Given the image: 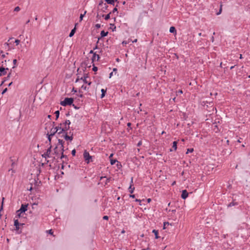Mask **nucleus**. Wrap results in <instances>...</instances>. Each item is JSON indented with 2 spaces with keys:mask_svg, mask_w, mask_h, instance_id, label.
Masks as SVG:
<instances>
[{
  "mask_svg": "<svg viewBox=\"0 0 250 250\" xmlns=\"http://www.w3.org/2000/svg\"><path fill=\"white\" fill-rule=\"evenodd\" d=\"M28 204H21L20 208L16 211V217L20 218L21 214L27 210Z\"/></svg>",
  "mask_w": 250,
  "mask_h": 250,
  "instance_id": "f257e3e1",
  "label": "nucleus"
},
{
  "mask_svg": "<svg viewBox=\"0 0 250 250\" xmlns=\"http://www.w3.org/2000/svg\"><path fill=\"white\" fill-rule=\"evenodd\" d=\"M64 142L62 140L58 139V144L61 145V149L62 151V155L61 156V159H65V161L68 160V158L66 155H64L63 151H64V146H63V144Z\"/></svg>",
  "mask_w": 250,
  "mask_h": 250,
  "instance_id": "f03ea898",
  "label": "nucleus"
},
{
  "mask_svg": "<svg viewBox=\"0 0 250 250\" xmlns=\"http://www.w3.org/2000/svg\"><path fill=\"white\" fill-rule=\"evenodd\" d=\"M74 100L72 98H65L64 100L61 102L60 104L62 106L71 105L73 103Z\"/></svg>",
  "mask_w": 250,
  "mask_h": 250,
  "instance_id": "7ed1b4c3",
  "label": "nucleus"
},
{
  "mask_svg": "<svg viewBox=\"0 0 250 250\" xmlns=\"http://www.w3.org/2000/svg\"><path fill=\"white\" fill-rule=\"evenodd\" d=\"M83 158L86 163H89L90 162V159L92 158V156H91L89 152L85 150L83 153Z\"/></svg>",
  "mask_w": 250,
  "mask_h": 250,
  "instance_id": "20e7f679",
  "label": "nucleus"
},
{
  "mask_svg": "<svg viewBox=\"0 0 250 250\" xmlns=\"http://www.w3.org/2000/svg\"><path fill=\"white\" fill-rule=\"evenodd\" d=\"M52 146L50 145V146L47 148L46 151L43 154H42V157L46 159V158L50 157V153L51 151Z\"/></svg>",
  "mask_w": 250,
  "mask_h": 250,
  "instance_id": "39448f33",
  "label": "nucleus"
},
{
  "mask_svg": "<svg viewBox=\"0 0 250 250\" xmlns=\"http://www.w3.org/2000/svg\"><path fill=\"white\" fill-rule=\"evenodd\" d=\"M80 80H83V82L84 83H87L88 84V85H90L92 83L91 82H88L87 81L86 77H82L80 79L79 77H78L77 79L76 80L75 83L78 82L80 81Z\"/></svg>",
  "mask_w": 250,
  "mask_h": 250,
  "instance_id": "423d86ee",
  "label": "nucleus"
},
{
  "mask_svg": "<svg viewBox=\"0 0 250 250\" xmlns=\"http://www.w3.org/2000/svg\"><path fill=\"white\" fill-rule=\"evenodd\" d=\"M61 137H63L65 140H69L70 141H71L73 139V133L71 134V135L69 136L67 135V132H66L65 134L61 135Z\"/></svg>",
  "mask_w": 250,
  "mask_h": 250,
  "instance_id": "0eeeda50",
  "label": "nucleus"
},
{
  "mask_svg": "<svg viewBox=\"0 0 250 250\" xmlns=\"http://www.w3.org/2000/svg\"><path fill=\"white\" fill-rule=\"evenodd\" d=\"M62 124V127H66L67 128V131L70 128V125L71 122L68 120H66Z\"/></svg>",
  "mask_w": 250,
  "mask_h": 250,
  "instance_id": "6e6552de",
  "label": "nucleus"
},
{
  "mask_svg": "<svg viewBox=\"0 0 250 250\" xmlns=\"http://www.w3.org/2000/svg\"><path fill=\"white\" fill-rule=\"evenodd\" d=\"M99 6H103L102 11L103 12H106L108 6L106 3H104L103 1H101L99 4Z\"/></svg>",
  "mask_w": 250,
  "mask_h": 250,
  "instance_id": "1a4fd4ad",
  "label": "nucleus"
},
{
  "mask_svg": "<svg viewBox=\"0 0 250 250\" xmlns=\"http://www.w3.org/2000/svg\"><path fill=\"white\" fill-rule=\"evenodd\" d=\"M6 70H8V68H4L2 66L0 67V77L4 76L6 74Z\"/></svg>",
  "mask_w": 250,
  "mask_h": 250,
  "instance_id": "9d476101",
  "label": "nucleus"
},
{
  "mask_svg": "<svg viewBox=\"0 0 250 250\" xmlns=\"http://www.w3.org/2000/svg\"><path fill=\"white\" fill-rule=\"evenodd\" d=\"M108 32H107H107H105L104 30L102 31L101 32V34H100L101 37H99L98 38V41L97 42V44H98L99 43V40L101 38H104V37L108 35Z\"/></svg>",
  "mask_w": 250,
  "mask_h": 250,
  "instance_id": "9b49d317",
  "label": "nucleus"
},
{
  "mask_svg": "<svg viewBox=\"0 0 250 250\" xmlns=\"http://www.w3.org/2000/svg\"><path fill=\"white\" fill-rule=\"evenodd\" d=\"M188 195V193L187 190L184 189L182 191L181 198L183 199H186Z\"/></svg>",
  "mask_w": 250,
  "mask_h": 250,
  "instance_id": "f8f14e48",
  "label": "nucleus"
},
{
  "mask_svg": "<svg viewBox=\"0 0 250 250\" xmlns=\"http://www.w3.org/2000/svg\"><path fill=\"white\" fill-rule=\"evenodd\" d=\"M59 131L57 132V134L61 137V134H65L67 131V128L66 127H62V128H61V129L59 130Z\"/></svg>",
  "mask_w": 250,
  "mask_h": 250,
  "instance_id": "ddd939ff",
  "label": "nucleus"
},
{
  "mask_svg": "<svg viewBox=\"0 0 250 250\" xmlns=\"http://www.w3.org/2000/svg\"><path fill=\"white\" fill-rule=\"evenodd\" d=\"M100 58V57L99 55H97L96 53H94L91 59L92 63H93L95 61H98Z\"/></svg>",
  "mask_w": 250,
  "mask_h": 250,
  "instance_id": "4468645a",
  "label": "nucleus"
},
{
  "mask_svg": "<svg viewBox=\"0 0 250 250\" xmlns=\"http://www.w3.org/2000/svg\"><path fill=\"white\" fill-rule=\"evenodd\" d=\"M11 71H12V70L11 69L10 72L8 73L7 77H5L4 78L3 81H2L1 83L0 84V85L3 84L5 81H7L9 79V78L10 77V76L11 75Z\"/></svg>",
  "mask_w": 250,
  "mask_h": 250,
  "instance_id": "2eb2a0df",
  "label": "nucleus"
},
{
  "mask_svg": "<svg viewBox=\"0 0 250 250\" xmlns=\"http://www.w3.org/2000/svg\"><path fill=\"white\" fill-rule=\"evenodd\" d=\"M58 129L52 127L50 130V136H54L55 134L57 133Z\"/></svg>",
  "mask_w": 250,
  "mask_h": 250,
  "instance_id": "dca6fc26",
  "label": "nucleus"
},
{
  "mask_svg": "<svg viewBox=\"0 0 250 250\" xmlns=\"http://www.w3.org/2000/svg\"><path fill=\"white\" fill-rule=\"evenodd\" d=\"M20 223L17 219L14 220V226L16 227V230H18L19 229Z\"/></svg>",
  "mask_w": 250,
  "mask_h": 250,
  "instance_id": "f3484780",
  "label": "nucleus"
},
{
  "mask_svg": "<svg viewBox=\"0 0 250 250\" xmlns=\"http://www.w3.org/2000/svg\"><path fill=\"white\" fill-rule=\"evenodd\" d=\"M76 31V28L75 27L73 29L71 30L70 33H69V37H72L74 36Z\"/></svg>",
  "mask_w": 250,
  "mask_h": 250,
  "instance_id": "a211bd4d",
  "label": "nucleus"
},
{
  "mask_svg": "<svg viewBox=\"0 0 250 250\" xmlns=\"http://www.w3.org/2000/svg\"><path fill=\"white\" fill-rule=\"evenodd\" d=\"M238 203L236 202H235L233 201L232 202H230L229 204H228V207H231L232 206L238 205Z\"/></svg>",
  "mask_w": 250,
  "mask_h": 250,
  "instance_id": "6ab92c4d",
  "label": "nucleus"
},
{
  "mask_svg": "<svg viewBox=\"0 0 250 250\" xmlns=\"http://www.w3.org/2000/svg\"><path fill=\"white\" fill-rule=\"evenodd\" d=\"M152 232L155 235V239H158L159 238V236H158V230L156 229H153L152 230Z\"/></svg>",
  "mask_w": 250,
  "mask_h": 250,
  "instance_id": "aec40b11",
  "label": "nucleus"
},
{
  "mask_svg": "<svg viewBox=\"0 0 250 250\" xmlns=\"http://www.w3.org/2000/svg\"><path fill=\"white\" fill-rule=\"evenodd\" d=\"M106 178V181H105V185H107L108 183H109L110 182V181L111 180V177H109V178H106V177L105 176H102L101 177V180H102L104 178Z\"/></svg>",
  "mask_w": 250,
  "mask_h": 250,
  "instance_id": "412c9836",
  "label": "nucleus"
},
{
  "mask_svg": "<svg viewBox=\"0 0 250 250\" xmlns=\"http://www.w3.org/2000/svg\"><path fill=\"white\" fill-rule=\"evenodd\" d=\"M169 32L171 33H175L176 34V28H175V27L174 26H171L170 27V29H169Z\"/></svg>",
  "mask_w": 250,
  "mask_h": 250,
  "instance_id": "4be33fe9",
  "label": "nucleus"
},
{
  "mask_svg": "<svg viewBox=\"0 0 250 250\" xmlns=\"http://www.w3.org/2000/svg\"><path fill=\"white\" fill-rule=\"evenodd\" d=\"M106 92V89H101V92H102V94L101 95V98H103V97H104Z\"/></svg>",
  "mask_w": 250,
  "mask_h": 250,
  "instance_id": "5701e85b",
  "label": "nucleus"
},
{
  "mask_svg": "<svg viewBox=\"0 0 250 250\" xmlns=\"http://www.w3.org/2000/svg\"><path fill=\"white\" fill-rule=\"evenodd\" d=\"M172 148H174V150H176L177 148V142L176 141H174L172 143Z\"/></svg>",
  "mask_w": 250,
  "mask_h": 250,
  "instance_id": "b1692460",
  "label": "nucleus"
},
{
  "mask_svg": "<svg viewBox=\"0 0 250 250\" xmlns=\"http://www.w3.org/2000/svg\"><path fill=\"white\" fill-rule=\"evenodd\" d=\"M135 189V188L131 185H130L128 188V191L130 193H132Z\"/></svg>",
  "mask_w": 250,
  "mask_h": 250,
  "instance_id": "393cba45",
  "label": "nucleus"
},
{
  "mask_svg": "<svg viewBox=\"0 0 250 250\" xmlns=\"http://www.w3.org/2000/svg\"><path fill=\"white\" fill-rule=\"evenodd\" d=\"M46 135L47 136V139H48V141L49 142V145L50 146L51 145V137H52L53 136H50V134H49V132H47Z\"/></svg>",
  "mask_w": 250,
  "mask_h": 250,
  "instance_id": "a878e982",
  "label": "nucleus"
},
{
  "mask_svg": "<svg viewBox=\"0 0 250 250\" xmlns=\"http://www.w3.org/2000/svg\"><path fill=\"white\" fill-rule=\"evenodd\" d=\"M104 0L107 4L114 5V3L113 0Z\"/></svg>",
  "mask_w": 250,
  "mask_h": 250,
  "instance_id": "bb28decb",
  "label": "nucleus"
},
{
  "mask_svg": "<svg viewBox=\"0 0 250 250\" xmlns=\"http://www.w3.org/2000/svg\"><path fill=\"white\" fill-rule=\"evenodd\" d=\"M54 114L56 115V120H57L59 117L60 111L59 110H57L55 112Z\"/></svg>",
  "mask_w": 250,
  "mask_h": 250,
  "instance_id": "cd10ccee",
  "label": "nucleus"
},
{
  "mask_svg": "<svg viewBox=\"0 0 250 250\" xmlns=\"http://www.w3.org/2000/svg\"><path fill=\"white\" fill-rule=\"evenodd\" d=\"M110 25L111 26L110 28L112 29V31H114L116 30V26L114 23H110Z\"/></svg>",
  "mask_w": 250,
  "mask_h": 250,
  "instance_id": "c85d7f7f",
  "label": "nucleus"
},
{
  "mask_svg": "<svg viewBox=\"0 0 250 250\" xmlns=\"http://www.w3.org/2000/svg\"><path fill=\"white\" fill-rule=\"evenodd\" d=\"M111 14V12H110L109 13H108V14H107L105 16V17H104L105 20L107 21L110 19Z\"/></svg>",
  "mask_w": 250,
  "mask_h": 250,
  "instance_id": "c756f323",
  "label": "nucleus"
},
{
  "mask_svg": "<svg viewBox=\"0 0 250 250\" xmlns=\"http://www.w3.org/2000/svg\"><path fill=\"white\" fill-rule=\"evenodd\" d=\"M62 123H60L59 124V125L57 126H56L55 127H54V128H56L58 129V131L61 129V128H62Z\"/></svg>",
  "mask_w": 250,
  "mask_h": 250,
  "instance_id": "7c9ffc66",
  "label": "nucleus"
},
{
  "mask_svg": "<svg viewBox=\"0 0 250 250\" xmlns=\"http://www.w3.org/2000/svg\"><path fill=\"white\" fill-rule=\"evenodd\" d=\"M54 154L56 155L59 154V152L58 150V146H56L54 149Z\"/></svg>",
  "mask_w": 250,
  "mask_h": 250,
  "instance_id": "2f4dec72",
  "label": "nucleus"
},
{
  "mask_svg": "<svg viewBox=\"0 0 250 250\" xmlns=\"http://www.w3.org/2000/svg\"><path fill=\"white\" fill-rule=\"evenodd\" d=\"M86 13V11H84V13H83V14H81L80 15V21H82L83 20V17H84V16L85 15Z\"/></svg>",
  "mask_w": 250,
  "mask_h": 250,
  "instance_id": "473e14b6",
  "label": "nucleus"
},
{
  "mask_svg": "<svg viewBox=\"0 0 250 250\" xmlns=\"http://www.w3.org/2000/svg\"><path fill=\"white\" fill-rule=\"evenodd\" d=\"M118 161L116 159H110V164L111 165H114L116 162H117Z\"/></svg>",
  "mask_w": 250,
  "mask_h": 250,
  "instance_id": "72a5a7b5",
  "label": "nucleus"
},
{
  "mask_svg": "<svg viewBox=\"0 0 250 250\" xmlns=\"http://www.w3.org/2000/svg\"><path fill=\"white\" fill-rule=\"evenodd\" d=\"M193 151H194V149H193V148H188V149H187V152H186V154H188V153H191Z\"/></svg>",
  "mask_w": 250,
  "mask_h": 250,
  "instance_id": "f704fd0d",
  "label": "nucleus"
},
{
  "mask_svg": "<svg viewBox=\"0 0 250 250\" xmlns=\"http://www.w3.org/2000/svg\"><path fill=\"white\" fill-rule=\"evenodd\" d=\"M81 88L84 90H87L88 89V87H87L86 85H83Z\"/></svg>",
  "mask_w": 250,
  "mask_h": 250,
  "instance_id": "c9c22d12",
  "label": "nucleus"
},
{
  "mask_svg": "<svg viewBox=\"0 0 250 250\" xmlns=\"http://www.w3.org/2000/svg\"><path fill=\"white\" fill-rule=\"evenodd\" d=\"M17 60L16 59H14L13 60V64H14V65L13 66V67H12V68H14L16 67V63H17Z\"/></svg>",
  "mask_w": 250,
  "mask_h": 250,
  "instance_id": "e433bc0d",
  "label": "nucleus"
},
{
  "mask_svg": "<svg viewBox=\"0 0 250 250\" xmlns=\"http://www.w3.org/2000/svg\"><path fill=\"white\" fill-rule=\"evenodd\" d=\"M169 223H168V222H164V223L163 229H166L167 225H169Z\"/></svg>",
  "mask_w": 250,
  "mask_h": 250,
  "instance_id": "4c0bfd02",
  "label": "nucleus"
},
{
  "mask_svg": "<svg viewBox=\"0 0 250 250\" xmlns=\"http://www.w3.org/2000/svg\"><path fill=\"white\" fill-rule=\"evenodd\" d=\"M83 64L85 65V68L86 67H91V65L90 64L89 65V63L86 62H85Z\"/></svg>",
  "mask_w": 250,
  "mask_h": 250,
  "instance_id": "58836bf2",
  "label": "nucleus"
},
{
  "mask_svg": "<svg viewBox=\"0 0 250 250\" xmlns=\"http://www.w3.org/2000/svg\"><path fill=\"white\" fill-rule=\"evenodd\" d=\"M76 152V150L75 149H73L71 151V154H72V156H75Z\"/></svg>",
  "mask_w": 250,
  "mask_h": 250,
  "instance_id": "ea45409f",
  "label": "nucleus"
},
{
  "mask_svg": "<svg viewBox=\"0 0 250 250\" xmlns=\"http://www.w3.org/2000/svg\"><path fill=\"white\" fill-rule=\"evenodd\" d=\"M20 10V8L19 6H17L14 9V11L18 12Z\"/></svg>",
  "mask_w": 250,
  "mask_h": 250,
  "instance_id": "a19ab883",
  "label": "nucleus"
},
{
  "mask_svg": "<svg viewBox=\"0 0 250 250\" xmlns=\"http://www.w3.org/2000/svg\"><path fill=\"white\" fill-rule=\"evenodd\" d=\"M79 92L80 94L78 95V96L80 98L83 97V95L82 94V91H81V90H79Z\"/></svg>",
  "mask_w": 250,
  "mask_h": 250,
  "instance_id": "79ce46f5",
  "label": "nucleus"
},
{
  "mask_svg": "<svg viewBox=\"0 0 250 250\" xmlns=\"http://www.w3.org/2000/svg\"><path fill=\"white\" fill-rule=\"evenodd\" d=\"M92 70H93V71L96 72V71H97L98 70V68L96 66H94L93 65V67L92 68Z\"/></svg>",
  "mask_w": 250,
  "mask_h": 250,
  "instance_id": "37998d69",
  "label": "nucleus"
},
{
  "mask_svg": "<svg viewBox=\"0 0 250 250\" xmlns=\"http://www.w3.org/2000/svg\"><path fill=\"white\" fill-rule=\"evenodd\" d=\"M117 11H118L117 8L116 7H115V8H113V10L111 12V13H115L116 12H117Z\"/></svg>",
  "mask_w": 250,
  "mask_h": 250,
  "instance_id": "c03bdc74",
  "label": "nucleus"
},
{
  "mask_svg": "<svg viewBox=\"0 0 250 250\" xmlns=\"http://www.w3.org/2000/svg\"><path fill=\"white\" fill-rule=\"evenodd\" d=\"M15 42L16 43V45H18L20 43V41L19 40L17 39L15 40Z\"/></svg>",
  "mask_w": 250,
  "mask_h": 250,
  "instance_id": "a18cd8bd",
  "label": "nucleus"
},
{
  "mask_svg": "<svg viewBox=\"0 0 250 250\" xmlns=\"http://www.w3.org/2000/svg\"><path fill=\"white\" fill-rule=\"evenodd\" d=\"M222 5H221L220 8L219 9V11L217 13V15H218L221 14L222 12Z\"/></svg>",
  "mask_w": 250,
  "mask_h": 250,
  "instance_id": "49530a36",
  "label": "nucleus"
},
{
  "mask_svg": "<svg viewBox=\"0 0 250 250\" xmlns=\"http://www.w3.org/2000/svg\"><path fill=\"white\" fill-rule=\"evenodd\" d=\"M129 42V41L128 42H127V41H124L123 42H122V44L123 45H126L127 44V43H128Z\"/></svg>",
  "mask_w": 250,
  "mask_h": 250,
  "instance_id": "de8ad7c7",
  "label": "nucleus"
},
{
  "mask_svg": "<svg viewBox=\"0 0 250 250\" xmlns=\"http://www.w3.org/2000/svg\"><path fill=\"white\" fill-rule=\"evenodd\" d=\"M103 219H104V220H108L109 217H108V216L105 215V216H104L103 217Z\"/></svg>",
  "mask_w": 250,
  "mask_h": 250,
  "instance_id": "09e8293b",
  "label": "nucleus"
},
{
  "mask_svg": "<svg viewBox=\"0 0 250 250\" xmlns=\"http://www.w3.org/2000/svg\"><path fill=\"white\" fill-rule=\"evenodd\" d=\"M95 27L96 28L98 29V28H100L101 27V24H99V23H97L95 25Z\"/></svg>",
  "mask_w": 250,
  "mask_h": 250,
  "instance_id": "8fccbe9b",
  "label": "nucleus"
},
{
  "mask_svg": "<svg viewBox=\"0 0 250 250\" xmlns=\"http://www.w3.org/2000/svg\"><path fill=\"white\" fill-rule=\"evenodd\" d=\"M7 88H5V89H4L1 93V94L3 95L6 92H7Z\"/></svg>",
  "mask_w": 250,
  "mask_h": 250,
  "instance_id": "3c124183",
  "label": "nucleus"
},
{
  "mask_svg": "<svg viewBox=\"0 0 250 250\" xmlns=\"http://www.w3.org/2000/svg\"><path fill=\"white\" fill-rule=\"evenodd\" d=\"M133 177H131L130 185H131L132 186H133Z\"/></svg>",
  "mask_w": 250,
  "mask_h": 250,
  "instance_id": "603ef678",
  "label": "nucleus"
},
{
  "mask_svg": "<svg viewBox=\"0 0 250 250\" xmlns=\"http://www.w3.org/2000/svg\"><path fill=\"white\" fill-rule=\"evenodd\" d=\"M131 123H128L127 124V126L128 127H130V129H131Z\"/></svg>",
  "mask_w": 250,
  "mask_h": 250,
  "instance_id": "864d4df0",
  "label": "nucleus"
},
{
  "mask_svg": "<svg viewBox=\"0 0 250 250\" xmlns=\"http://www.w3.org/2000/svg\"><path fill=\"white\" fill-rule=\"evenodd\" d=\"M135 201V202H139V205H141V200L140 199H136Z\"/></svg>",
  "mask_w": 250,
  "mask_h": 250,
  "instance_id": "5fc2aeb1",
  "label": "nucleus"
},
{
  "mask_svg": "<svg viewBox=\"0 0 250 250\" xmlns=\"http://www.w3.org/2000/svg\"><path fill=\"white\" fill-rule=\"evenodd\" d=\"M142 141H140L138 143V144H137V146H141L142 145Z\"/></svg>",
  "mask_w": 250,
  "mask_h": 250,
  "instance_id": "6e6d98bb",
  "label": "nucleus"
},
{
  "mask_svg": "<svg viewBox=\"0 0 250 250\" xmlns=\"http://www.w3.org/2000/svg\"><path fill=\"white\" fill-rule=\"evenodd\" d=\"M117 166L118 167H119V166L120 167H122V165H121L120 162H119L118 161H117Z\"/></svg>",
  "mask_w": 250,
  "mask_h": 250,
  "instance_id": "4d7b16f0",
  "label": "nucleus"
},
{
  "mask_svg": "<svg viewBox=\"0 0 250 250\" xmlns=\"http://www.w3.org/2000/svg\"><path fill=\"white\" fill-rule=\"evenodd\" d=\"M11 161L12 162L11 166L12 167H13L15 165V162L13 161L12 159H11Z\"/></svg>",
  "mask_w": 250,
  "mask_h": 250,
  "instance_id": "13d9d810",
  "label": "nucleus"
},
{
  "mask_svg": "<svg viewBox=\"0 0 250 250\" xmlns=\"http://www.w3.org/2000/svg\"><path fill=\"white\" fill-rule=\"evenodd\" d=\"M8 53H6V54H2V55H1V57H2V58H5V57H6V55H8Z\"/></svg>",
  "mask_w": 250,
  "mask_h": 250,
  "instance_id": "bf43d9fd",
  "label": "nucleus"
},
{
  "mask_svg": "<svg viewBox=\"0 0 250 250\" xmlns=\"http://www.w3.org/2000/svg\"><path fill=\"white\" fill-rule=\"evenodd\" d=\"M129 197H131V198H135V195H134V194H130V195H129Z\"/></svg>",
  "mask_w": 250,
  "mask_h": 250,
  "instance_id": "052dcab7",
  "label": "nucleus"
},
{
  "mask_svg": "<svg viewBox=\"0 0 250 250\" xmlns=\"http://www.w3.org/2000/svg\"><path fill=\"white\" fill-rule=\"evenodd\" d=\"M48 232H49V234H53V231H52V229H50V230H49Z\"/></svg>",
  "mask_w": 250,
  "mask_h": 250,
  "instance_id": "680f3d73",
  "label": "nucleus"
},
{
  "mask_svg": "<svg viewBox=\"0 0 250 250\" xmlns=\"http://www.w3.org/2000/svg\"><path fill=\"white\" fill-rule=\"evenodd\" d=\"M177 93H180V94H182L183 93V91H182V90H179L178 91Z\"/></svg>",
  "mask_w": 250,
  "mask_h": 250,
  "instance_id": "e2e57ef3",
  "label": "nucleus"
},
{
  "mask_svg": "<svg viewBox=\"0 0 250 250\" xmlns=\"http://www.w3.org/2000/svg\"><path fill=\"white\" fill-rule=\"evenodd\" d=\"M151 199L150 198H148V199H147V202L148 203H150V202H151Z\"/></svg>",
  "mask_w": 250,
  "mask_h": 250,
  "instance_id": "0e129e2a",
  "label": "nucleus"
},
{
  "mask_svg": "<svg viewBox=\"0 0 250 250\" xmlns=\"http://www.w3.org/2000/svg\"><path fill=\"white\" fill-rule=\"evenodd\" d=\"M77 91L76 89H75L74 88H73L72 92H74L76 93V92H77Z\"/></svg>",
  "mask_w": 250,
  "mask_h": 250,
  "instance_id": "69168bd1",
  "label": "nucleus"
},
{
  "mask_svg": "<svg viewBox=\"0 0 250 250\" xmlns=\"http://www.w3.org/2000/svg\"><path fill=\"white\" fill-rule=\"evenodd\" d=\"M89 53L90 54H93V55L94 53H96V52H94L93 50H90V52H89Z\"/></svg>",
  "mask_w": 250,
  "mask_h": 250,
  "instance_id": "338daca9",
  "label": "nucleus"
},
{
  "mask_svg": "<svg viewBox=\"0 0 250 250\" xmlns=\"http://www.w3.org/2000/svg\"><path fill=\"white\" fill-rule=\"evenodd\" d=\"M96 17L98 19H100L101 18V16L98 14Z\"/></svg>",
  "mask_w": 250,
  "mask_h": 250,
  "instance_id": "774afa93",
  "label": "nucleus"
}]
</instances>
